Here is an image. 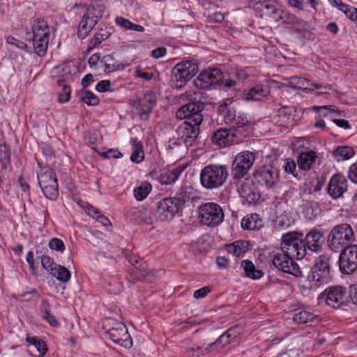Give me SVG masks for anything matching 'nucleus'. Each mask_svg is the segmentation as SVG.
<instances>
[{"instance_id": "nucleus-50", "label": "nucleus", "mask_w": 357, "mask_h": 357, "mask_svg": "<svg viewBox=\"0 0 357 357\" xmlns=\"http://www.w3.org/2000/svg\"><path fill=\"white\" fill-rule=\"evenodd\" d=\"M283 168L286 173L291 174L296 178L298 177V174L296 172V163L292 159H286Z\"/></svg>"}, {"instance_id": "nucleus-5", "label": "nucleus", "mask_w": 357, "mask_h": 357, "mask_svg": "<svg viewBox=\"0 0 357 357\" xmlns=\"http://www.w3.org/2000/svg\"><path fill=\"white\" fill-rule=\"evenodd\" d=\"M198 72V64L195 60H185L176 63L172 70L170 86L181 89Z\"/></svg>"}, {"instance_id": "nucleus-11", "label": "nucleus", "mask_w": 357, "mask_h": 357, "mask_svg": "<svg viewBox=\"0 0 357 357\" xmlns=\"http://www.w3.org/2000/svg\"><path fill=\"white\" fill-rule=\"evenodd\" d=\"M70 66L67 64H61L55 66L51 71L52 77L58 76L56 84L62 87V91L59 93L58 102L66 103L70 100L71 94V88L68 84V79L71 77L70 75Z\"/></svg>"}, {"instance_id": "nucleus-38", "label": "nucleus", "mask_w": 357, "mask_h": 357, "mask_svg": "<svg viewBox=\"0 0 357 357\" xmlns=\"http://www.w3.org/2000/svg\"><path fill=\"white\" fill-rule=\"evenodd\" d=\"M227 250L229 253L240 257L248 250V243L245 241H236L227 245Z\"/></svg>"}, {"instance_id": "nucleus-10", "label": "nucleus", "mask_w": 357, "mask_h": 357, "mask_svg": "<svg viewBox=\"0 0 357 357\" xmlns=\"http://www.w3.org/2000/svg\"><path fill=\"white\" fill-rule=\"evenodd\" d=\"M331 257L328 255H321L316 260L311 269L308 279L315 287L321 286L328 282L331 276Z\"/></svg>"}, {"instance_id": "nucleus-57", "label": "nucleus", "mask_w": 357, "mask_h": 357, "mask_svg": "<svg viewBox=\"0 0 357 357\" xmlns=\"http://www.w3.org/2000/svg\"><path fill=\"white\" fill-rule=\"evenodd\" d=\"M42 318L46 321L51 326L56 327L59 325L58 321L56 319L55 317L50 313V311H47L46 312L41 314Z\"/></svg>"}, {"instance_id": "nucleus-35", "label": "nucleus", "mask_w": 357, "mask_h": 357, "mask_svg": "<svg viewBox=\"0 0 357 357\" xmlns=\"http://www.w3.org/2000/svg\"><path fill=\"white\" fill-rule=\"evenodd\" d=\"M78 99L89 106L98 105L100 103V99L91 91L84 89L76 92Z\"/></svg>"}, {"instance_id": "nucleus-15", "label": "nucleus", "mask_w": 357, "mask_h": 357, "mask_svg": "<svg viewBox=\"0 0 357 357\" xmlns=\"http://www.w3.org/2000/svg\"><path fill=\"white\" fill-rule=\"evenodd\" d=\"M338 265L340 272L350 275L357 270V245H350L340 251Z\"/></svg>"}, {"instance_id": "nucleus-13", "label": "nucleus", "mask_w": 357, "mask_h": 357, "mask_svg": "<svg viewBox=\"0 0 357 357\" xmlns=\"http://www.w3.org/2000/svg\"><path fill=\"white\" fill-rule=\"evenodd\" d=\"M182 210L180 207L179 202L174 201L172 197H165L157 203L155 216L160 221L169 222L176 215H179Z\"/></svg>"}, {"instance_id": "nucleus-45", "label": "nucleus", "mask_w": 357, "mask_h": 357, "mask_svg": "<svg viewBox=\"0 0 357 357\" xmlns=\"http://www.w3.org/2000/svg\"><path fill=\"white\" fill-rule=\"evenodd\" d=\"M152 190V186L147 182H144L142 184L135 188L134 190V195L137 200L142 201L149 195Z\"/></svg>"}, {"instance_id": "nucleus-40", "label": "nucleus", "mask_w": 357, "mask_h": 357, "mask_svg": "<svg viewBox=\"0 0 357 357\" xmlns=\"http://www.w3.org/2000/svg\"><path fill=\"white\" fill-rule=\"evenodd\" d=\"M33 45L36 53L42 56L47 52L49 37L32 38Z\"/></svg>"}, {"instance_id": "nucleus-17", "label": "nucleus", "mask_w": 357, "mask_h": 357, "mask_svg": "<svg viewBox=\"0 0 357 357\" xmlns=\"http://www.w3.org/2000/svg\"><path fill=\"white\" fill-rule=\"evenodd\" d=\"M224 78L222 72L218 68L202 72L194 80L197 89H207L212 85L220 84Z\"/></svg>"}, {"instance_id": "nucleus-16", "label": "nucleus", "mask_w": 357, "mask_h": 357, "mask_svg": "<svg viewBox=\"0 0 357 357\" xmlns=\"http://www.w3.org/2000/svg\"><path fill=\"white\" fill-rule=\"evenodd\" d=\"M106 334L112 341L121 347L130 348L132 346V337L123 323L116 322L106 331Z\"/></svg>"}, {"instance_id": "nucleus-37", "label": "nucleus", "mask_w": 357, "mask_h": 357, "mask_svg": "<svg viewBox=\"0 0 357 357\" xmlns=\"http://www.w3.org/2000/svg\"><path fill=\"white\" fill-rule=\"evenodd\" d=\"M266 96V91L261 84H257L250 88L245 95V100H259Z\"/></svg>"}, {"instance_id": "nucleus-39", "label": "nucleus", "mask_w": 357, "mask_h": 357, "mask_svg": "<svg viewBox=\"0 0 357 357\" xmlns=\"http://www.w3.org/2000/svg\"><path fill=\"white\" fill-rule=\"evenodd\" d=\"M115 22L124 30H132L137 32H143L145 30L144 26L134 24L129 20L121 16H118L115 18Z\"/></svg>"}, {"instance_id": "nucleus-44", "label": "nucleus", "mask_w": 357, "mask_h": 357, "mask_svg": "<svg viewBox=\"0 0 357 357\" xmlns=\"http://www.w3.org/2000/svg\"><path fill=\"white\" fill-rule=\"evenodd\" d=\"M11 151L10 146L6 142L0 143V162L2 168L6 169L10 162Z\"/></svg>"}, {"instance_id": "nucleus-28", "label": "nucleus", "mask_w": 357, "mask_h": 357, "mask_svg": "<svg viewBox=\"0 0 357 357\" xmlns=\"http://www.w3.org/2000/svg\"><path fill=\"white\" fill-rule=\"evenodd\" d=\"M33 38L50 37V27L47 22L42 18L33 20L31 24Z\"/></svg>"}, {"instance_id": "nucleus-29", "label": "nucleus", "mask_w": 357, "mask_h": 357, "mask_svg": "<svg viewBox=\"0 0 357 357\" xmlns=\"http://www.w3.org/2000/svg\"><path fill=\"white\" fill-rule=\"evenodd\" d=\"M172 197L174 201L179 202L180 207L183 209L186 202L194 199V190L191 186H182Z\"/></svg>"}, {"instance_id": "nucleus-51", "label": "nucleus", "mask_w": 357, "mask_h": 357, "mask_svg": "<svg viewBox=\"0 0 357 357\" xmlns=\"http://www.w3.org/2000/svg\"><path fill=\"white\" fill-rule=\"evenodd\" d=\"M38 259H40L43 267L47 270L49 273H50V269H53L57 264L54 261L53 259L47 255L38 256Z\"/></svg>"}, {"instance_id": "nucleus-21", "label": "nucleus", "mask_w": 357, "mask_h": 357, "mask_svg": "<svg viewBox=\"0 0 357 357\" xmlns=\"http://www.w3.org/2000/svg\"><path fill=\"white\" fill-rule=\"evenodd\" d=\"M234 132L230 128H220L213 132L211 141L213 144L220 146H226L233 144H239L244 139L234 137Z\"/></svg>"}, {"instance_id": "nucleus-23", "label": "nucleus", "mask_w": 357, "mask_h": 357, "mask_svg": "<svg viewBox=\"0 0 357 357\" xmlns=\"http://www.w3.org/2000/svg\"><path fill=\"white\" fill-rule=\"evenodd\" d=\"M291 84H294L295 86L304 92L312 93L314 90H319L321 93H325L328 90L331 89L330 85L322 84H314L310 80L299 77H291Z\"/></svg>"}, {"instance_id": "nucleus-61", "label": "nucleus", "mask_w": 357, "mask_h": 357, "mask_svg": "<svg viewBox=\"0 0 357 357\" xmlns=\"http://www.w3.org/2000/svg\"><path fill=\"white\" fill-rule=\"evenodd\" d=\"M110 87L111 82L109 80H102L96 84V89L98 92H106L110 90Z\"/></svg>"}, {"instance_id": "nucleus-59", "label": "nucleus", "mask_w": 357, "mask_h": 357, "mask_svg": "<svg viewBox=\"0 0 357 357\" xmlns=\"http://www.w3.org/2000/svg\"><path fill=\"white\" fill-rule=\"evenodd\" d=\"M187 352L190 357H200L204 354V349L199 346H193L187 349Z\"/></svg>"}, {"instance_id": "nucleus-63", "label": "nucleus", "mask_w": 357, "mask_h": 357, "mask_svg": "<svg viewBox=\"0 0 357 357\" xmlns=\"http://www.w3.org/2000/svg\"><path fill=\"white\" fill-rule=\"evenodd\" d=\"M349 303L351 302L357 306V287L356 285L350 286L349 289Z\"/></svg>"}, {"instance_id": "nucleus-53", "label": "nucleus", "mask_w": 357, "mask_h": 357, "mask_svg": "<svg viewBox=\"0 0 357 357\" xmlns=\"http://www.w3.org/2000/svg\"><path fill=\"white\" fill-rule=\"evenodd\" d=\"M182 144H183L182 140L177 135V137H172L169 139L166 145V149L169 151H173L179 148Z\"/></svg>"}, {"instance_id": "nucleus-31", "label": "nucleus", "mask_w": 357, "mask_h": 357, "mask_svg": "<svg viewBox=\"0 0 357 357\" xmlns=\"http://www.w3.org/2000/svg\"><path fill=\"white\" fill-rule=\"evenodd\" d=\"M241 227L243 229L257 230L262 227V220L257 213H251L245 216L241 220Z\"/></svg>"}, {"instance_id": "nucleus-1", "label": "nucleus", "mask_w": 357, "mask_h": 357, "mask_svg": "<svg viewBox=\"0 0 357 357\" xmlns=\"http://www.w3.org/2000/svg\"><path fill=\"white\" fill-rule=\"evenodd\" d=\"M186 96L190 102L182 106L176 112V116L178 119H186L178 127L176 133L188 148L197 142L199 126L204 119L201 112L205 105L210 103V98L206 92L202 91H190Z\"/></svg>"}, {"instance_id": "nucleus-33", "label": "nucleus", "mask_w": 357, "mask_h": 357, "mask_svg": "<svg viewBox=\"0 0 357 357\" xmlns=\"http://www.w3.org/2000/svg\"><path fill=\"white\" fill-rule=\"evenodd\" d=\"M241 267L243 268L245 275L252 280H259L264 275L263 271L257 269L254 264L250 260L242 261Z\"/></svg>"}, {"instance_id": "nucleus-4", "label": "nucleus", "mask_w": 357, "mask_h": 357, "mask_svg": "<svg viewBox=\"0 0 357 357\" xmlns=\"http://www.w3.org/2000/svg\"><path fill=\"white\" fill-rule=\"evenodd\" d=\"M228 176L227 166L210 164L201 170L200 183L206 190L217 189L226 183Z\"/></svg>"}, {"instance_id": "nucleus-34", "label": "nucleus", "mask_w": 357, "mask_h": 357, "mask_svg": "<svg viewBox=\"0 0 357 357\" xmlns=\"http://www.w3.org/2000/svg\"><path fill=\"white\" fill-rule=\"evenodd\" d=\"M132 153L130 160L135 163L141 162L144 158V153L142 149V144L137 138H131Z\"/></svg>"}, {"instance_id": "nucleus-19", "label": "nucleus", "mask_w": 357, "mask_h": 357, "mask_svg": "<svg viewBox=\"0 0 357 357\" xmlns=\"http://www.w3.org/2000/svg\"><path fill=\"white\" fill-rule=\"evenodd\" d=\"M93 7L88 8L84 13L79 23L77 29V37L80 39H84L91 31L93 28L98 22V16L95 13Z\"/></svg>"}, {"instance_id": "nucleus-41", "label": "nucleus", "mask_w": 357, "mask_h": 357, "mask_svg": "<svg viewBox=\"0 0 357 357\" xmlns=\"http://www.w3.org/2000/svg\"><path fill=\"white\" fill-rule=\"evenodd\" d=\"M317 317L312 312L307 310H301L294 314L293 321L297 324H304L311 322Z\"/></svg>"}, {"instance_id": "nucleus-3", "label": "nucleus", "mask_w": 357, "mask_h": 357, "mask_svg": "<svg viewBox=\"0 0 357 357\" xmlns=\"http://www.w3.org/2000/svg\"><path fill=\"white\" fill-rule=\"evenodd\" d=\"M356 241L355 233L349 224L340 223L335 225L327 237L328 248L335 252H339Z\"/></svg>"}, {"instance_id": "nucleus-58", "label": "nucleus", "mask_w": 357, "mask_h": 357, "mask_svg": "<svg viewBox=\"0 0 357 357\" xmlns=\"http://www.w3.org/2000/svg\"><path fill=\"white\" fill-rule=\"evenodd\" d=\"M282 15V22L285 24L293 25L294 22L296 20V16L294 14L289 13V11L284 10V12H280Z\"/></svg>"}, {"instance_id": "nucleus-43", "label": "nucleus", "mask_w": 357, "mask_h": 357, "mask_svg": "<svg viewBox=\"0 0 357 357\" xmlns=\"http://www.w3.org/2000/svg\"><path fill=\"white\" fill-rule=\"evenodd\" d=\"M354 154L353 149L350 146H340L334 151V156L337 160H347Z\"/></svg>"}, {"instance_id": "nucleus-12", "label": "nucleus", "mask_w": 357, "mask_h": 357, "mask_svg": "<svg viewBox=\"0 0 357 357\" xmlns=\"http://www.w3.org/2000/svg\"><path fill=\"white\" fill-rule=\"evenodd\" d=\"M253 178L258 185L270 190L279 182V171L271 165L261 166L253 173Z\"/></svg>"}, {"instance_id": "nucleus-32", "label": "nucleus", "mask_w": 357, "mask_h": 357, "mask_svg": "<svg viewBox=\"0 0 357 357\" xmlns=\"http://www.w3.org/2000/svg\"><path fill=\"white\" fill-rule=\"evenodd\" d=\"M185 169V167L179 166L172 170L164 172L160 175V183L164 185H170L174 183L178 178Z\"/></svg>"}, {"instance_id": "nucleus-42", "label": "nucleus", "mask_w": 357, "mask_h": 357, "mask_svg": "<svg viewBox=\"0 0 357 357\" xmlns=\"http://www.w3.org/2000/svg\"><path fill=\"white\" fill-rule=\"evenodd\" d=\"M26 342L29 344L34 346L42 356L45 355L48 350L45 342L41 339L38 338L36 336H27Z\"/></svg>"}, {"instance_id": "nucleus-56", "label": "nucleus", "mask_w": 357, "mask_h": 357, "mask_svg": "<svg viewBox=\"0 0 357 357\" xmlns=\"http://www.w3.org/2000/svg\"><path fill=\"white\" fill-rule=\"evenodd\" d=\"M293 26H294L296 31L298 33L304 32L305 31L307 30L309 26L307 22L298 17H296V20L293 24Z\"/></svg>"}, {"instance_id": "nucleus-24", "label": "nucleus", "mask_w": 357, "mask_h": 357, "mask_svg": "<svg viewBox=\"0 0 357 357\" xmlns=\"http://www.w3.org/2000/svg\"><path fill=\"white\" fill-rule=\"evenodd\" d=\"M156 99L152 92H146L139 100L137 107L138 114L142 120H147L155 105Z\"/></svg>"}, {"instance_id": "nucleus-64", "label": "nucleus", "mask_w": 357, "mask_h": 357, "mask_svg": "<svg viewBox=\"0 0 357 357\" xmlns=\"http://www.w3.org/2000/svg\"><path fill=\"white\" fill-rule=\"evenodd\" d=\"M211 290L210 287H204L194 292V297L197 299L204 298Z\"/></svg>"}, {"instance_id": "nucleus-14", "label": "nucleus", "mask_w": 357, "mask_h": 357, "mask_svg": "<svg viewBox=\"0 0 357 357\" xmlns=\"http://www.w3.org/2000/svg\"><path fill=\"white\" fill-rule=\"evenodd\" d=\"M348 293L347 287L335 285L328 287L322 293V297L328 306L337 309L347 305L349 303Z\"/></svg>"}, {"instance_id": "nucleus-20", "label": "nucleus", "mask_w": 357, "mask_h": 357, "mask_svg": "<svg viewBox=\"0 0 357 357\" xmlns=\"http://www.w3.org/2000/svg\"><path fill=\"white\" fill-rule=\"evenodd\" d=\"M347 188L348 182L345 176L341 174H335L329 181L327 192L333 199H337L343 195Z\"/></svg>"}, {"instance_id": "nucleus-2", "label": "nucleus", "mask_w": 357, "mask_h": 357, "mask_svg": "<svg viewBox=\"0 0 357 357\" xmlns=\"http://www.w3.org/2000/svg\"><path fill=\"white\" fill-rule=\"evenodd\" d=\"M232 102L231 98L224 100L218 107L217 112L223 116L225 123L234 132V136L245 139L252 131V123L245 114L238 112L231 106Z\"/></svg>"}, {"instance_id": "nucleus-7", "label": "nucleus", "mask_w": 357, "mask_h": 357, "mask_svg": "<svg viewBox=\"0 0 357 357\" xmlns=\"http://www.w3.org/2000/svg\"><path fill=\"white\" fill-rule=\"evenodd\" d=\"M37 178L44 196L50 200H56L59 196V185L54 170L40 167L37 172Z\"/></svg>"}, {"instance_id": "nucleus-54", "label": "nucleus", "mask_w": 357, "mask_h": 357, "mask_svg": "<svg viewBox=\"0 0 357 357\" xmlns=\"http://www.w3.org/2000/svg\"><path fill=\"white\" fill-rule=\"evenodd\" d=\"M6 43L9 45H14L17 48L20 49V50H26V49H27V45L26 43L15 38L13 36H8L6 38Z\"/></svg>"}, {"instance_id": "nucleus-26", "label": "nucleus", "mask_w": 357, "mask_h": 357, "mask_svg": "<svg viewBox=\"0 0 357 357\" xmlns=\"http://www.w3.org/2000/svg\"><path fill=\"white\" fill-rule=\"evenodd\" d=\"M318 159L317 154L314 151H303L297 158L298 169L309 171L315 167Z\"/></svg>"}, {"instance_id": "nucleus-48", "label": "nucleus", "mask_w": 357, "mask_h": 357, "mask_svg": "<svg viewBox=\"0 0 357 357\" xmlns=\"http://www.w3.org/2000/svg\"><path fill=\"white\" fill-rule=\"evenodd\" d=\"M231 342L229 338L226 337V335L225 333L221 335L218 339L213 343H211L208 344L205 351H208V352L211 351L214 347H222Z\"/></svg>"}, {"instance_id": "nucleus-8", "label": "nucleus", "mask_w": 357, "mask_h": 357, "mask_svg": "<svg viewBox=\"0 0 357 357\" xmlns=\"http://www.w3.org/2000/svg\"><path fill=\"white\" fill-rule=\"evenodd\" d=\"M198 211L201 224L208 227H218L225 218L222 207L215 202L203 203L199 206Z\"/></svg>"}, {"instance_id": "nucleus-47", "label": "nucleus", "mask_w": 357, "mask_h": 357, "mask_svg": "<svg viewBox=\"0 0 357 357\" xmlns=\"http://www.w3.org/2000/svg\"><path fill=\"white\" fill-rule=\"evenodd\" d=\"M351 20H357V8L345 3L340 4V10Z\"/></svg>"}, {"instance_id": "nucleus-22", "label": "nucleus", "mask_w": 357, "mask_h": 357, "mask_svg": "<svg viewBox=\"0 0 357 357\" xmlns=\"http://www.w3.org/2000/svg\"><path fill=\"white\" fill-rule=\"evenodd\" d=\"M324 233L318 229H312L303 238V243L305 245L306 255L308 252H319L324 243Z\"/></svg>"}, {"instance_id": "nucleus-25", "label": "nucleus", "mask_w": 357, "mask_h": 357, "mask_svg": "<svg viewBox=\"0 0 357 357\" xmlns=\"http://www.w3.org/2000/svg\"><path fill=\"white\" fill-rule=\"evenodd\" d=\"M240 197L248 205L257 204L261 198L260 193L249 182H243L238 189Z\"/></svg>"}, {"instance_id": "nucleus-46", "label": "nucleus", "mask_w": 357, "mask_h": 357, "mask_svg": "<svg viewBox=\"0 0 357 357\" xmlns=\"http://www.w3.org/2000/svg\"><path fill=\"white\" fill-rule=\"evenodd\" d=\"M40 297V294L36 289H31L30 291H25L18 295L19 298L26 302L36 301Z\"/></svg>"}, {"instance_id": "nucleus-36", "label": "nucleus", "mask_w": 357, "mask_h": 357, "mask_svg": "<svg viewBox=\"0 0 357 357\" xmlns=\"http://www.w3.org/2000/svg\"><path fill=\"white\" fill-rule=\"evenodd\" d=\"M50 275L61 282H67L71 277L70 272L65 266L56 264L53 269H50Z\"/></svg>"}, {"instance_id": "nucleus-52", "label": "nucleus", "mask_w": 357, "mask_h": 357, "mask_svg": "<svg viewBox=\"0 0 357 357\" xmlns=\"http://www.w3.org/2000/svg\"><path fill=\"white\" fill-rule=\"evenodd\" d=\"M49 247L52 250H55L57 252H63L65 250V245L62 240L57 238H52L49 242Z\"/></svg>"}, {"instance_id": "nucleus-18", "label": "nucleus", "mask_w": 357, "mask_h": 357, "mask_svg": "<svg viewBox=\"0 0 357 357\" xmlns=\"http://www.w3.org/2000/svg\"><path fill=\"white\" fill-rule=\"evenodd\" d=\"M273 265L284 273H288L296 277H298L301 275V268L294 261V259L282 252L275 255L273 259Z\"/></svg>"}, {"instance_id": "nucleus-27", "label": "nucleus", "mask_w": 357, "mask_h": 357, "mask_svg": "<svg viewBox=\"0 0 357 357\" xmlns=\"http://www.w3.org/2000/svg\"><path fill=\"white\" fill-rule=\"evenodd\" d=\"M291 119V109L287 107H281L271 116V121L278 126H284Z\"/></svg>"}, {"instance_id": "nucleus-62", "label": "nucleus", "mask_w": 357, "mask_h": 357, "mask_svg": "<svg viewBox=\"0 0 357 357\" xmlns=\"http://www.w3.org/2000/svg\"><path fill=\"white\" fill-rule=\"evenodd\" d=\"M348 177L351 182L357 183V162L350 166Z\"/></svg>"}, {"instance_id": "nucleus-30", "label": "nucleus", "mask_w": 357, "mask_h": 357, "mask_svg": "<svg viewBox=\"0 0 357 357\" xmlns=\"http://www.w3.org/2000/svg\"><path fill=\"white\" fill-rule=\"evenodd\" d=\"M128 215L133 218L135 222H143L146 224L152 222L151 212L144 208H133L128 211Z\"/></svg>"}, {"instance_id": "nucleus-9", "label": "nucleus", "mask_w": 357, "mask_h": 357, "mask_svg": "<svg viewBox=\"0 0 357 357\" xmlns=\"http://www.w3.org/2000/svg\"><path fill=\"white\" fill-rule=\"evenodd\" d=\"M256 160L255 154L245 151L238 153L234 158L231 167V175L235 181L241 180L248 175V172Z\"/></svg>"}, {"instance_id": "nucleus-6", "label": "nucleus", "mask_w": 357, "mask_h": 357, "mask_svg": "<svg viewBox=\"0 0 357 357\" xmlns=\"http://www.w3.org/2000/svg\"><path fill=\"white\" fill-rule=\"evenodd\" d=\"M303 234L298 232H289L282 236L281 250L290 257L301 259L306 255L303 243Z\"/></svg>"}, {"instance_id": "nucleus-55", "label": "nucleus", "mask_w": 357, "mask_h": 357, "mask_svg": "<svg viewBox=\"0 0 357 357\" xmlns=\"http://www.w3.org/2000/svg\"><path fill=\"white\" fill-rule=\"evenodd\" d=\"M241 333V328L238 326L231 327L226 332H225L226 337L229 338L231 341L238 337Z\"/></svg>"}, {"instance_id": "nucleus-60", "label": "nucleus", "mask_w": 357, "mask_h": 357, "mask_svg": "<svg viewBox=\"0 0 357 357\" xmlns=\"http://www.w3.org/2000/svg\"><path fill=\"white\" fill-rule=\"evenodd\" d=\"M234 75L238 80L241 82L245 80L249 76V73L246 68L243 69L237 68L235 69Z\"/></svg>"}, {"instance_id": "nucleus-49", "label": "nucleus", "mask_w": 357, "mask_h": 357, "mask_svg": "<svg viewBox=\"0 0 357 357\" xmlns=\"http://www.w3.org/2000/svg\"><path fill=\"white\" fill-rule=\"evenodd\" d=\"M319 208H314L311 203H307L303 209V214L306 219L312 220L318 215Z\"/></svg>"}]
</instances>
